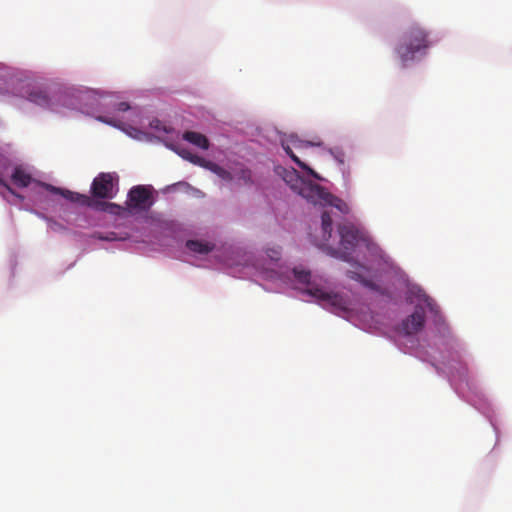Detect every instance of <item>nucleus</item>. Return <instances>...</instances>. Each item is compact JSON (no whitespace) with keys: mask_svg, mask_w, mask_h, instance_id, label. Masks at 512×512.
<instances>
[{"mask_svg":"<svg viewBox=\"0 0 512 512\" xmlns=\"http://www.w3.org/2000/svg\"><path fill=\"white\" fill-rule=\"evenodd\" d=\"M29 100L39 106H42V107H47V106H49V103H50V99H49L48 95L46 94V92H44L42 90L32 91L29 94Z\"/></svg>","mask_w":512,"mask_h":512,"instance_id":"2eb2a0df","label":"nucleus"},{"mask_svg":"<svg viewBox=\"0 0 512 512\" xmlns=\"http://www.w3.org/2000/svg\"><path fill=\"white\" fill-rule=\"evenodd\" d=\"M154 203L152 189L148 186L137 185L130 189L126 204L129 209L144 212L148 211Z\"/></svg>","mask_w":512,"mask_h":512,"instance_id":"423d86ee","label":"nucleus"},{"mask_svg":"<svg viewBox=\"0 0 512 512\" xmlns=\"http://www.w3.org/2000/svg\"><path fill=\"white\" fill-rule=\"evenodd\" d=\"M189 161L195 165H198L200 167H203L205 169H208L211 171L212 166L214 165V162L206 160L198 155L189 154Z\"/></svg>","mask_w":512,"mask_h":512,"instance_id":"a211bd4d","label":"nucleus"},{"mask_svg":"<svg viewBox=\"0 0 512 512\" xmlns=\"http://www.w3.org/2000/svg\"><path fill=\"white\" fill-rule=\"evenodd\" d=\"M183 139L201 149L206 150L209 148V141L207 137L201 133L194 131H186L183 134Z\"/></svg>","mask_w":512,"mask_h":512,"instance_id":"9d476101","label":"nucleus"},{"mask_svg":"<svg viewBox=\"0 0 512 512\" xmlns=\"http://www.w3.org/2000/svg\"><path fill=\"white\" fill-rule=\"evenodd\" d=\"M281 145L286 152V154L297 164V166L303 170H305L309 175L316 179H321L320 176L310 168L306 163L301 161L299 157L293 152L292 147L296 149H303L309 146L320 145V143H312L309 141L301 140L297 135L291 134L281 140Z\"/></svg>","mask_w":512,"mask_h":512,"instance_id":"39448f33","label":"nucleus"},{"mask_svg":"<svg viewBox=\"0 0 512 512\" xmlns=\"http://www.w3.org/2000/svg\"><path fill=\"white\" fill-rule=\"evenodd\" d=\"M41 186L44 187L46 190H48L54 194H60L65 199H67L71 202H74V203H78L81 206L93 207V208H97V209H100L103 211H106L108 208H111V209L119 208L115 204L99 203V202L94 201L90 196H88L86 194H80L77 192H72L70 190L61 189V188L55 187L51 184L41 183Z\"/></svg>","mask_w":512,"mask_h":512,"instance_id":"20e7f679","label":"nucleus"},{"mask_svg":"<svg viewBox=\"0 0 512 512\" xmlns=\"http://www.w3.org/2000/svg\"><path fill=\"white\" fill-rule=\"evenodd\" d=\"M324 206L335 207L343 214H348L350 211V208L345 201L332 195L331 193H328V195L326 196V202L324 203Z\"/></svg>","mask_w":512,"mask_h":512,"instance_id":"ddd939ff","label":"nucleus"},{"mask_svg":"<svg viewBox=\"0 0 512 512\" xmlns=\"http://www.w3.org/2000/svg\"><path fill=\"white\" fill-rule=\"evenodd\" d=\"M267 255L272 260L277 261L280 258V251L278 249H269Z\"/></svg>","mask_w":512,"mask_h":512,"instance_id":"aec40b11","label":"nucleus"},{"mask_svg":"<svg viewBox=\"0 0 512 512\" xmlns=\"http://www.w3.org/2000/svg\"><path fill=\"white\" fill-rule=\"evenodd\" d=\"M236 178L239 180V181H242L244 184H251L252 183V172L250 169L248 168H241L237 173H236Z\"/></svg>","mask_w":512,"mask_h":512,"instance_id":"6ab92c4d","label":"nucleus"},{"mask_svg":"<svg viewBox=\"0 0 512 512\" xmlns=\"http://www.w3.org/2000/svg\"><path fill=\"white\" fill-rule=\"evenodd\" d=\"M98 120L101 121V122H104V123L116 126L115 121H113L112 119H109L107 117L100 116V117H98Z\"/></svg>","mask_w":512,"mask_h":512,"instance_id":"5701e85b","label":"nucleus"},{"mask_svg":"<svg viewBox=\"0 0 512 512\" xmlns=\"http://www.w3.org/2000/svg\"><path fill=\"white\" fill-rule=\"evenodd\" d=\"M298 193L308 202L324 206L326 196L329 192L318 184L312 183L311 181L306 182L301 180Z\"/></svg>","mask_w":512,"mask_h":512,"instance_id":"6e6552de","label":"nucleus"},{"mask_svg":"<svg viewBox=\"0 0 512 512\" xmlns=\"http://www.w3.org/2000/svg\"><path fill=\"white\" fill-rule=\"evenodd\" d=\"M347 276L350 279L360 282L363 286H365L371 290H375V291L379 290V286L377 284H375L372 280L365 278L363 276V274L358 271L349 270L347 272Z\"/></svg>","mask_w":512,"mask_h":512,"instance_id":"4468645a","label":"nucleus"},{"mask_svg":"<svg viewBox=\"0 0 512 512\" xmlns=\"http://www.w3.org/2000/svg\"><path fill=\"white\" fill-rule=\"evenodd\" d=\"M91 193L96 198L111 199L114 197V176L111 173H100L94 178Z\"/></svg>","mask_w":512,"mask_h":512,"instance_id":"0eeeda50","label":"nucleus"},{"mask_svg":"<svg viewBox=\"0 0 512 512\" xmlns=\"http://www.w3.org/2000/svg\"><path fill=\"white\" fill-rule=\"evenodd\" d=\"M338 233L340 235V244L344 251H336L335 249H329L330 254L340 259L350 262L351 252L360 242H366V235L355 227L353 224H342L338 227Z\"/></svg>","mask_w":512,"mask_h":512,"instance_id":"7ed1b4c3","label":"nucleus"},{"mask_svg":"<svg viewBox=\"0 0 512 512\" xmlns=\"http://www.w3.org/2000/svg\"><path fill=\"white\" fill-rule=\"evenodd\" d=\"M357 267H358L359 269H361V270H364V271H368V270H369L366 266L361 265V264H357Z\"/></svg>","mask_w":512,"mask_h":512,"instance_id":"393cba45","label":"nucleus"},{"mask_svg":"<svg viewBox=\"0 0 512 512\" xmlns=\"http://www.w3.org/2000/svg\"><path fill=\"white\" fill-rule=\"evenodd\" d=\"M427 305L430 307V309L432 310V305H431V302H428Z\"/></svg>","mask_w":512,"mask_h":512,"instance_id":"a878e982","label":"nucleus"},{"mask_svg":"<svg viewBox=\"0 0 512 512\" xmlns=\"http://www.w3.org/2000/svg\"><path fill=\"white\" fill-rule=\"evenodd\" d=\"M430 45L429 33L424 28L419 25L409 27L395 49L402 67L414 61L417 55H425Z\"/></svg>","mask_w":512,"mask_h":512,"instance_id":"f257e3e1","label":"nucleus"},{"mask_svg":"<svg viewBox=\"0 0 512 512\" xmlns=\"http://www.w3.org/2000/svg\"><path fill=\"white\" fill-rule=\"evenodd\" d=\"M425 323V313L423 308L416 307L415 311L403 321V330L406 334L411 335L419 332Z\"/></svg>","mask_w":512,"mask_h":512,"instance_id":"1a4fd4ad","label":"nucleus"},{"mask_svg":"<svg viewBox=\"0 0 512 512\" xmlns=\"http://www.w3.org/2000/svg\"><path fill=\"white\" fill-rule=\"evenodd\" d=\"M186 247L194 253L207 254L213 250L214 244L199 240H188Z\"/></svg>","mask_w":512,"mask_h":512,"instance_id":"f8f14e48","label":"nucleus"},{"mask_svg":"<svg viewBox=\"0 0 512 512\" xmlns=\"http://www.w3.org/2000/svg\"><path fill=\"white\" fill-rule=\"evenodd\" d=\"M212 169L211 172L216 174L219 178L222 180H225L227 182H230L233 180V175L226 169L222 168L218 164L214 163V165H211Z\"/></svg>","mask_w":512,"mask_h":512,"instance_id":"f3484780","label":"nucleus"},{"mask_svg":"<svg viewBox=\"0 0 512 512\" xmlns=\"http://www.w3.org/2000/svg\"><path fill=\"white\" fill-rule=\"evenodd\" d=\"M177 153L183 158L189 161V154H192L187 149L177 150Z\"/></svg>","mask_w":512,"mask_h":512,"instance_id":"4be33fe9","label":"nucleus"},{"mask_svg":"<svg viewBox=\"0 0 512 512\" xmlns=\"http://www.w3.org/2000/svg\"><path fill=\"white\" fill-rule=\"evenodd\" d=\"M11 179L18 187H27L32 181L30 174L25 172L21 167H16L12 173Z\"/></svg>","mask_w":512,"mask_h":512,"instance_id":"9b49d317","label":"nucleus"},{"mask_svg":"<svg viewBox=\"0 0 512 512\" xmlns=\"http://www.w3.org/2000/svg\"><path fill=\"white\" fill-rule=\"evenodd\" d=\"M293 273L298 282L310 286L306 290V293L316 298L319 302L336 309H344L346 307L347 303L341 295L333 292H328L321 287L312 285L310 282V271L295 268L293 269Z\"/></svg>","mask_w":512,"mask_h":512,"instance_id":"f03ea898","label":"nucleus"},{"mask_svg":"<svg viewBox=\"0 0 512 512\" xmlns=\"http://www.w3.org/2000/svg\"><path fill=\"white\" fill-rule=\"evenodd\" d=\"M130 109V106L127 102H119L117 105H116V110L117 111H121V112H125L127 110Z\"/></svg>","mask_w":512,"mask_h":512,"instance_id":"412c9836","label":"nucleus"},{"mask_svg":"<svg viewBox=\"0 0 512 512\" xmlns=\"http://www.w3.org/2000/svg\"><path fill=\"white\" fill-rule=\"evenodd\" d=\"M0 185L5 187L12 194H15L11 187L2 178H0Z\"/></svg>","mask_w":512,"mask_h":512,"instance_id":"b1692460","label":"nucleus"},{"mask_svg":"<svg viewBox=\"0 0 512 512\" xmlns=\"http://www.w3.org/2000/svg\"><path fill=\"white\" fill-rule=\"evenodd\" d=\"M323 239L328 240L332 234V218L329 212L324 211L321 216Z\"/></svg>","mask_w":512,"mask_h":512,"instance_id":"dca6fc26","label":"nucleus"}]
</instances>
